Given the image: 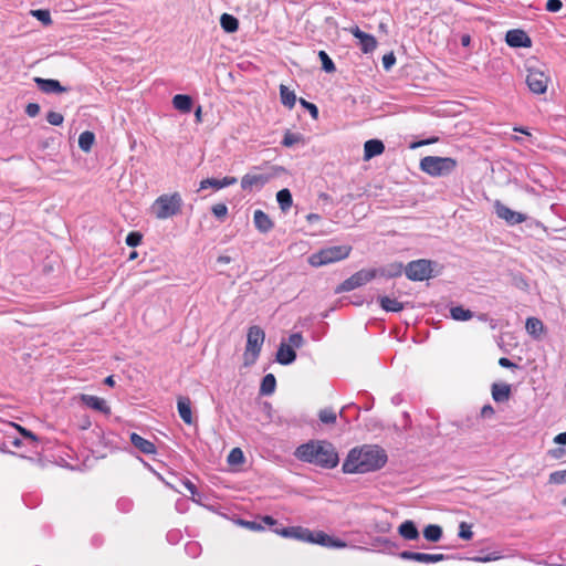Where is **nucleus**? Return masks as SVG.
Returning a JSON list of instances; mask_svg holds the SVG:
<instances>
[{"label": "nucleus", "instance_id": "obj_1", "mask_svg": "<svg viewBox=\"0 0 566 566\" xmlns=\"http://www.w3.org/2000/svg\"><path fill=\"white\" fill-rule=\"evenodd\" d=\"M388 462L386 450L378 444H363L349 450L342 470L347 474H364L382 469Z\"/></svg>", "mask_w": 566, "mask_h": 566}, {"label": "nucleus", "instance_id": "obj_2", "mask_svg": "<svg viewBox=\"0 0 566 566\" xmlns=\"http://www.w3.org/2000/svg\"><path fill=\"white\" fill-rule=\"evenodd\" d=\"M294 454L301 461L324 469H333L339 462L336 448L326 440H311L307 443H303L296 448Z\"/></svg>", "mask_w": 566, "mask_h": 566}, {"label": "nucleus", "instance_id": "obj_3", "mask_svg": "<svg viewBox=\"0 0 566 566\" xmlns=\"http://www.w3.org/2000/svg\"><path fill=\"white\" fill-rule=\"evenodd\" d=\"M526 84L528 90L535 95L546 93L551 83V75L546 64L532 57L526 61Z\"/></svg>", "mask_w": 566, "mask_h": 566}, {"label": "nucleus", "instance_id": "obj_4", "mask_svg": "<svg viewBox=\"0 0 566 566\" xmlns=\"http://www.w3.org/2000/svg\"><path fill=\"white\" fill-rule=\"evenodd\" d=\"M182 198L179 192L159 196L151 206V212L158 220L169 219L181 212Z\"/></svg>", "mask_w": 566, "mask_h": 566}, {"label": "nucleus", "instance_id": "obj_5", "mask_svg": "<svg viewBox=\"0 0 566 566\" xmlns=\"http://www.w3.org/2000/svg\"><path fill=\"white\" fill-rule=\"evenodd\" d=\"M458 161L451 157L426 156L420 160V169L431 177H441L451 174Z\"/></svg>", "mask_w": 566, "mask_h": 566}, {"label": "nucleus", "instance_id": "obj_6", "mask_svg": "<svg viewBox=\"0 0 566 566\" xmlns=\"http://www.w3.org/2000/svg\"><path fill=\"white\" fill-rule=\"evenodd\" d=\"M352 252L350 245H334L319 250L308 258V263L312 266L319 268L329 263L345 260Z\"/></svg>", "mask_w": 566, "mask_h": 566}, {"label": "nucleus", "instance_id": "obj_7", "mask_svg": "<svg viewBox=\"0 0 566 566\" xmlns=\"http://www.w3.org/2000/svg\"><path fill=\"white\" fill-rule=\"evenodd\" d=\"M264 339H265V334L260 326L253 325V326L249 327L248 335H247L245 350L243 354L244 365L249 366L256 361V359L260 355L262 345L264 343Z\"/></svg>", "mask_w": 566, "mask_h": 566}, {"label": "nucleus", "instance_id": "obj_8", "mask_svg": "<svg viewBox=\"0 0 566 566\" xmlns=\"http://www.w3.org/2000/svg\"><path fill=\"white\" fill-rule=\"evenodd\" d=\"M405 273L411 281L428 280L432 276V263L424 259L411 261L406 265Z\"/></svg>", "mask_w": 566, "mask_h": 566}, {"label": "nucleus", "instance_id": "obj_9", "mask_svg": "<svg viewBox=\"0 0 566 566\" xmlns=\"http://www.w3.org/2000/svg\"><path fill=\"white\" fill-rule=\"evenodd\" d=\"M378 274L377 270H360L353 274L350 277L345 280L339 286H337L336 292H348L355 290L376 277Z\"/></svg>", "mask_w": 566, "mask_h": 566}, {"label": "nucleus", "instance_id": "obj_10", "mask_svg": "<svg viewBox=\"0 0 566 566\" xmlns=\"http://www.w3.org/2000/svg\"><path fill=\"white\" fill-rule=\"evenodd\" d=\"M356 39L359 40L360 50L364 53H370L377 48V40L374 35L361 31L357 25L347 29Z\"/></svg>", "mask_w": 566, "mask_h": 566}, {"label": "nucleus", "instance_id": "obj_11", "mask_svg": "<svg viewBox=\"0 0 566 566\" xmlns=\"http://www.w3.org/2000/svg\"><path fill=\"white\" fill-rule=\"evenodd\" d=\"M506 43L512 48H531L532 40L527 33L520 29L510 30L505 35Z\"/></svg>", "mask_w": 566, "mask_h": 566}, {"label": "nucleus", "instance_id": "obj_12", "mask_svg": "<svg viewBox=\"0 0 566 566\" xmlns=\"http://www.w3.org/2000/svg\"><path fill=\"white\" fill-rule=\"evenodd\" d=\"M310 543L318 544L325 547L344 548L347 544L339 539L329 536L323 531L312 532V539Z\"/></svg>", "mask_w": 566, "mask_h": 566}, {"label": "nucleus", "instance_id": "obj_13", "mask_svg": "<svg viewBox=\"0 0 566 566\" xmlns=\"http://www.w3.org/2000/svg\"><path fill=\"white\" fill-rule=\"evenodd\" d=\"M400 557L407 560H415L418 563H438L444 559L443 554H427V553H416L410 551H403L400 553Z\"/></svg>", "mask_w": 566, "mask_h": 566}, {"label": "nucleus", "instance_id": "obj_14", "mask_svg": "<svg viewBox=\"0 0 566 566\" xmlns=\"http://www.w3.org/2000/svg\"><path fill=\"white\" fill-rule=\"evenodd\" d=\"M495 210L497 217L505 220L510 224H518L526 220V216H524L523 213L513 211L509 207L499 202L495 206Z\"/></svg>", "mask_w": 566, "mask_h": 566}, {"label": "nucleus", "instance_id": "obj_15", "mask_svg": "<svg viewBox=\"0 0 566 566\" xmlns=\"http://www.w3.org/2000/svg\"><path fill=\"white\" fill-rule=\"evenodd\" d=\"M80 399L85 406H87L91 409H94V410L99 411L105 415L111 413V407L107 405L106 400H104L103 398L83 394V395H81Z\"/></svg>", "mask_w": 566, "mask_h": 566}, {"label": "nucleus", "instance_id": "obj_16", "mask_svg": "<svg viewBox=\"0 0 566 566\" xmlns=\"http://www.w3.org/2000/svg\"><path fill=\"white\" fill-rule=\"evenodd\" d=\"M34 82L36 83L38 87L43 93H46V94H50V93H59L60 94V93L67 92V88L65 86H62L57 80L34 77Z\"/></svg>", "mask_w": 566, "mask_h": 566}, {"label": "nucleus", "instance_id": "obj_17", "mask_svg": "<svg viewBox=\"0 0 566 566\" xmlns=\"http://www.w3.org/2000/svg\"><path fill=\"white\" fill-rule=\"evenodd\" d=\"M269 179L270 177L265 175L247 174L241 179V188L243 190H251L254 187L261 188L269 181Z\"/></svg>", "mask_w": 566, "mask_h": 566}, {"label": "nucleus", "instance_id": "obj_18", "mask_svg": "<svg viewBox=\"0 0 566 566\" xmlns=\"http://www.w3.org/2000/svg\"><path fill=\"white\" fill-rule=\"evenodd\" d=\"M177 409L180 418L187 424L193 423V417L191 411V400L189 397L180 396L177 399Z\"/></svg>", "mask_w": 566, "mask_h": 566}, {"label": "nucleus", "instance_id": "obj_19", "mask_svg": "<svg viewBox=\"0 0 566 566\" xmlns=\"http://www.w3.org/2000/svg\"><path fill=\"white\" fill-rule=\"evenodd\" d=\"M253 222L255 228L262 233H268L274 228L272 219L260 209L254 211Z\"/></svg>", "mask_w": 566, "mask_h": 566}, {"label": "nucleus", "instance_id": "obj_20", "mask_svg": "<svg viewBox=\"0 0 566 566\" xmlns=\"http://www.w3.org/2000/svg\"><path fill=\"white\" fill-rule=\"evenodd\" d=\"M491 395L495 402H506L512 395L511 385L494 382L491 387Z\"/></svg>", "mask_w": 566, "mask_h": 566}, {"label": "nucleus", "instance_id": "obj_21", "mask_svg": "<svg viewBox=\"0 0 566 566\" xmlns=\"http://www.w3.org/2000/svg\"><path fill=\"white\" fill-rule=\"evenodd\" d=\"M130 442L136 449L145 454L156 453L155 444L135 432L130 434Z\"/></svg>", "mask_w": 566, "mask_h": 566}, {"label": "nucleus", "instance_id": "obj_22", "mask_svg": "<svg viewBox=\"0 0 566 566\" xmlns=\"http://www.w3.org/2000/svg\"><path fill=\"white\" fill-rule=\"evenodd\" d=\"M280 534L284 537H294L304 542H311L312 539V531L308 528H304L301 526L286 527L283 528Z\"/></svg>", "mask_w": 566, "mask_h": 566}, {"label": "nucleus", "instance_id": "obj_23", "mask_svg": "<svg viewBox=\"0 0 566 566\" xmlns=\"http://www.w3.org/2000/svg\"><path fill=\"white\" fill-rule=\"evenodd\" d=\"M385 145L379 139H369L364 145V159L369 160L373 157L379 156L384 153Z\"/></svg>", "mask_w": 566, "mask_h": 566}, {"label": "nucleus", "instance_id": "obj_24", "mask_svg": "<svg viewBox=\"0 0 566 566\" xmlns=\"http://www.w3.org/2000/svg\"><path fill=\"white\" fill-rule=\"evenodd\" d=\"M296 359V353L292 346H287L286 343L282 342L276 353V360L281 365H290Z\"/></svg>", "mask_w": 566, "mask_h": 566}, {"label": "nucleus", "instance_id": "obj_25", "mask_svg": "<svg viewBox=\"0 0 566 566\" xmlns=\"http://www.w3.org/2000/svg\"><path fill=\"white\" fill-rule=\"evenodd\" d=\"M172 105L182 113H189L192 107V98L186 94H177L172 98Z\"/></svg>", "mask_w": 566, "mask_h": 566}, {"label": "nucleus", "instance_id": "obj_26", "mask_svg": "<svg viewBox=\"0 0 566 566\" xmlns=\"http://www.w3.org/2000/svg\"><path fill=\"white\" fill-rule=\"evenodd\" d=\"M398 531L405 539L412 541L419 537V532L412 521L401 523Z\"/></svg>", "mask_w": 566, "mask_h": 566}, {"label": "nucleus", "instance_id": "obj_27", "mask_svg": "<svg viewBox=\"0 0 566 566\" xmlns=\"http://www.w3.org/2000/svg\"><path fill=\"white\" fill-rule=\"evenodd\" d=\"M379 304L382 310L386 312H401L403 310V304L399 302L397 298H391L389 296L379 297Z\"/></svg>", "mask_w": 566, "mask_h": 566}, {"label": "nucleus", "instance_id": "obj_28", "mask_svg": "<svg viewBox=\"0 0 566 566\" xmlns=\"http://www.w3.org/2000/svg\"><path fill=\"white\" fill-rule=\"evenodd\" d=\"M280 97H281L282 104L284 106H286L289 109H292L295 106V103H296L295 93L293 91L289 90V87L283 84L280 85Z\"/></svg>", "mask_w": 566, "mask_h": 566}, {"label": "nucleus", "instance_id": "obj_29", "mask_svg": "<svg viewBox=\"0 0 566 566\" xmlns=\"http://www.w3.org/2000/svg\"><path fill=\"white\" fill-rule=\"evenodd\" d=\"M221 28L229 33H233L239 29V21L235 17L223 13L220 18Z\"/></svg>", "mask_w": 566, "mask_h": 566}, {"label": "nucleus", "instance_id": "obj_30", "mask_svg": "<svg viewBox=\"0 0 566 566\" xmlns=\"http://www.w3.org/2000/svg\"><path fill=\"white\" fill-rule=\"evenodd\" d=\"M403 271H405V268H403L402 263L395 262V263H390L387 266L382 268L379 271V274L382 276H386V277H397V276H400Z\"/></svg>", "mask_w": 566, "mask_h": 566}, {"label": "nucleus", "instance_id": "obj_31", "mask_svg": "<svg viewBox=\"0 0 566 566\" xmlns=\"http://www.w3.org/2000/svg\"><path fill=\"white\" fill-rule=\"evenodd\" d=\"M94 142H95L94 133L90 132V130H85L78 137V147L83 151L88 153V151H91V149L94 145Z\"/></svg>", "mask_w": 566, "mask_h": 566}, {"label": "nucleus", "instance_id": "obj_32", "mask_svg": "<svg viewBox=\"0 0 566 566\" xmlns=\"http://www.w3.org/2000/svg\"><path fill=\"white\" fill-rule=\"evenodd\" d=\"M276 200L280 205L281 210L284 212L287 211L292 207V203H293L292 195H291L290 190L286 188L281 189L276 193Z\"/></svg>", "mask_w": 566, "mask_h": 566}, {"label": "nucleus", "instance_id": "obj_33", "mask_svg": "<svg viewBox=\"0 0 566 566\" xmlns=\"http://www.w3.org/2000/svg\"><path fill=\"white\" fill-rule=\"evenodd\" d=\"M276 379L273 374H268L263 377L260 391L262 395H271L274 392Z\"/></svg>", "mask_w": 566, "mask_h": 566}, {"label": "nucleus", "instance_id": "obj_34", "mask_svg": "<svg viewBox=\"0 0 566 566\" xmlns=\"http://www.w3.org/2000/svg\"><path fill=\"white\" fill-rule=\"evenodd\" d=\"M527 333L534 336H538L544 331V325L541 319L536 317H528L525 323Z\"/></svg>", "mask_w": 566, "mask_h": 566}, {"label": "nucleus", "instance_id": "obj_35", "mask_svg": "<svg viewBox=\"0 0 566 566\" xmlns=\"http://www.w3.org/2000/svg\"><path fill=\"white\" fill-rule=\"evenodd\" d=\"M423 536L427 541L438 542L442 536V528L439 525L430 524L423 530Z\"/></svg>", "mask_w": 566, "mask_h": 566}, {"label": "nucleus", "instance_id": "obj_36", "mask_svg": "<svg viewBox=\"0 0 566 566\" xmlns=\"http://www.w3.org/2000/svg\"><path fill=\"white\" fill-rule=\"evenodd\" d=\"M451 317L455 321H468L472 317V312L462 306H454L450 310Z\"/></svg>", "mask_w": 566, "mask_h": 566}, {"label": "nucleus", "instance_id": "obj_37", "mask_svg": "<svg viewBox=\"0 0 566 566\" xmlns=\"http://www.w3.org/2000/svg\"><path fill=\"white\" fill-rule=\"evenodd\" d=\"M318 418L325 424H334L336 422L337 416L332 408H325L319 411Z\"/></svg>", "mask_w": 566, "mask_h": 566}, {"label": "nucleus", "instance_id": "obj_38", "mask_svg": "<svg viewBox=\"0 0 566 566\" xmlns=\"http://www.w3.org/2000/svg\"><path fill=\"white\" fill-rule=\"evenodd\" d=\"M244 462V454L240 448H233L228 454V463L230 465H239Z\"/></svg>", "mask_w": 566, "mask_h": 566}, {"label": "nucleus", "instance_id": "obj_39", "mask_svg": "<svg viewBox=\"0 0 566 566\" xmlns=\"http://www.w3.org/2000/svg\"><path fill=\"white\" fill-rule=\"evenodd\" d=\"M318 57L322 62V69L327 73H333L336 67L332 59L328 56V54L325 51L318 52Z\"/></svg>", "mask_w": 566, "mask_h": 566}, {"label": "nucleus", "instance_id": "obj_40", "mask_svg": "<svg viewBox=\"0 0 566 566\" xmlns=\"http://www.w3.org/2000/svg\"><path fill=\"white\" fill-rule=\"evenodd\" d=\"M303 142L304 140H303L302 135L294 134V133H291V132L287 130L284 134L283 140H282V145L285 146V147H292L295 144L303 143Z\"/></svg>", "mask_w": 566, "mask_h": 566}, {"label": "nucleus", "instance_id": "obj_41", "mask_svg": "<svg viewBox=\"0 0 566 566\" xmlns=\"http://www.w3.org/2000/svg\"><path fill=\"white\" fill-rule=\"evenodd\" d=\"M32 15L35 17L39 21H41L44 25H50L52 23L51 14L49 10H33Z\"/></svg>", "mask_w": 566, "mask_h": 566}, {"label": "nucleus", "instance_id": "obj_42", "mask_svg": "<svg viewBox=\"0 0 566 566\" xmlns=\"http://www.w3.org/2000/svg\"><path fill=\"white\" fill-rule=\"evenodd\" d=\"M46 120L53 126H61L64 122V116L55 111H50L46 114Z\"/></svg>", "mask_w": 566, "mask_h": 566}, {"label": "nucleus", "instance_id": "obj_43", "mask_svg": "<svg viewBox=\"0 0 566 566\" xmlns=\"http://www.w3.org/2000/svg\"><path fill=\"white\" fill-rule=\"evenodd\" d=\"M502 558V555L499 552H492L488 555H481V556H474L471 558V560L476 563H488V562H494Z\"/></svg>", "mask_w": 566, "mask_h": 566}, {"label": "nucleus", "instance_id": "obj_44", "mask_svg": "<svg viewBox=\"0 0 566 566\" xmlns=\"http://www.w3.org/2000/svg\"><path fill=\"white\" fill-rule=\"evenodd\" d=\"M548 482L551 484H563L566 483V469L555 471L549 474Z\"/></svg>", "mask_w": 566, "mask_h": 566}, {"label": "nucleus", "instance_id": "obj_45", "mask_svg": "<svg viewBox=\"0 0 566 566\" xmlns=\"http://www.w3.org/2000/svg\"><path fill=\"white\" fill-rule=\"evenodd\" d=\"M142 240H143L142 233H139L137 231H132L127 234L125 241L128 247H137L142 243Z\"/></svg>", "mask_w": 566, "mask_h": 566}, {"label": "nucleus", "instance_id": "obj_46", "mask_svg": "<svg viewBox=\"0 0 566 566\" xmlns=\"http://www.w3.org/2000/svg\"><path fill=\"white\" fill-rule=\"evenodd\" d=\"M304 344V338L301 333H294L291 334L289 337V343H286L287 346H292V348L295 350V348H301Z\"/></svg>", "mask_w": 566, "mask_h": 566}, {"label": "nucleus", "instance_id": "obj_47", "mask_svg": "<svg viewBox=\"0 0 566 566\" xmlns=\"http://www.w3.org/2000/svg\"><path fill=\"white\" fill-rule=\"evenodd\" d=\"M459 537L465 541H469L473 537V532L471 530V525L465 522H462L459 526Z\"/></svg>", "mask_w": 566, "mask_h": 566}, {"label": "nucleus", "instance_id": "obj_48", "mask_svg": "<svg viewBox=\"0 0 566 566\" xmlns=\"http://www.w3.org/2000/svg\"><path fill=\"white\" fill-rule=\"evenodd\" d=\"M211 211L214 217L219 219H223L228 214V208L224 203H217L212 206Z\"/></svg>", "mask_w": 566, "mask_h": 566}, {"label": "nucleus", "instance_id": "obj_49", "mask_svg": "<svg viewBox=\"0 0 566 566\" xmlns=\"http://www.w3.org/2000/svg\"><path fill=\"white\" fill-rule=\"evenodd\" d=\"M208 187H212L216 190L220 189L219 179L216 178H207L200 181L199 190L207 189Z\"/></svg>", "mask_w": 566, "mask_h": 566}, {"label": "nucleus", "instance_id": "obj_50", "mask_svg": "<svg viewBox=\"0 0 566 566\" xmlns=\"http://www.w3.org/2000/svg\"><path fill=\"white\" fill-rule=\"evenodd\" d=\"M14 428L27 439H30L32 442H36L38 441V437L30 430L21 427L20 424H13Z\"/></svg>", "mask_w": 566, "mask_h": 566}, {"label": "nucleus", "instance_id": "obj_51", "mask_svg": "<svg viewBox=\"0 0 566 566\" xmlns=\"http://www.w3.org/2000/svg\"><path fill=\"white\" fill-rule=\"evenodd\" d=\"M302 106H304L306 109L310 111L311 115L313 118H317L318 117V108L316 107V105H314L313 103H310L303 98L300 99Z\"/></svg>", "mask_w": 566, "mask_h": 566}, {"label": "nucleus", "instance_id": "obj_52", "mask_svg": "<svg viewBox=\"0 0 566 566\" xmlns=\"http://www.w3.org/2000/svg\"><path fill=\"white\" fill-rule=\"evenodd\" d=\"M563 2L560 0H547L546 10L549 12H557L562 9Z\"/></svg>", "mask_w": 566, "mask_h": 566}, {"label": "nucleus", "instance_id": "obj_53", "mask_svg": "<svg viewBox=\"0 0 566 566\" xmlns=\"http://www.w3.org/2000/svg\"><path fill=\"white\" fill-rule=\"evenodd\" d=\"M396 63V56L392 52L382 56V65L385 70H389Z\"/></svg>", "mask_w": 566, "mask_h": 566}, {"label": "nucleus", "instance_id": "obj_54", "mask_svg": "<svg viewBox=\"0 0 566 566\" xmlns=\"http://www.w3.org/2000/svg\"><path fill=\"white\" fill-rule=\"evenodd\" d=\"M25 113L30 117H35L40 113V105L36 103H29L25 107Z\"/></svg>", "mask_w": 566, "mask_h": 566}, {"label": "nucleus", "instance_id": "obj_55", "mask_svg": "<svg viewBox=\"0 0 566 566\" xmlns=\"http://www.w3.org/2000/svg\"><path fill=\"white\" fill-rule=\"evenodd\" d=\"M237 181L238 180H237L235 177L226 176L222 179H219L220 189L224 188V187H228V186H232V185L237 184Z\"/></svg>", "mask_w": 566, "mask_h": 566}, {"label": "nucleus", "instance_id": "obj_56", "mask_svg": "<svg viewBox=\"0 0 566 566\" xmlns=\"http://www.w3.org/2000/svg\"><path fill=\"white\" fill-rule=\"evenodd\" d=\"M495 413L494 408L491 405H485L481 409V416L483 418H491Z\"/></svg>", "mask_w": 566, "mask_h": 566}, {"label": "nucleus", "instance_id": "obj_57", "mask_svg": "<svg viewBox=\"0 0 566 566\" xmlns=\"http://www.w3.org/2000/svg\"><path fill=\"white\" fill-rule=\"evenodd\" d=\"M499 365L501 367H504V368H517V365L514 364L513 361H511L509 358L506 357H501L499 359Z\"/></svg>", "mask_w": 566, "mask_h": 566}, {"label": "nucleus", "instance_id": "obj_58", "mask_svg": "<svg viewBox=\"0 0 566 566\" xmlns=\"http://www.w3.org/2000/svg\"><path fill=\"white\" fill-rule=\"evenodd\" d=\"M184 486L190 492V494L193 496L197 494V488L190 480H184L182 481Z\"/></svg>", "mask_w": 566, "mask_h": 566}, {"label": "nucleus", "instance_id": "obj_59", "mask_svg": "<svg viewBox=\"0 0 566 566\" xmlns=\"http://www.w3.org/2000/svg\"><path fill=\"white\" fill-rule=\"evenodd\" d=\"M437 142H438L437 137L430 138V139H427V140H420L418 143L412 144L411 148H416V147H420V146H423V145L433 144V143H437Z\"/></svg>", "mask_w": 566, "mask_h": 566}, {"label": "nucleus", "instance_id": "obj_60", "mask_svg": "<svg viewBox=\"0 0 566 566\" xmlns=\"http://www.w3.org/2000/svg\"><path fill=\"white\" fill-rule=\"evenodd\" d=\"M566 453V450L565 449H562V448H558V449H553L549 451V454L555 458V459H559L562 458L564 454Z\"/></svg>", "mask_w": 566, "mask_h": 566}, {"label": "nucleus", "instance_id": "obj_61", "mask_svg": "<svg viewBox=\"0 0 566 566\" xmlns=\"http://www.w3.org/2000/svg\"><path fill=\"white\" fill-rule=\"evenodd\" d=\"M554 442L557 444H566V431L555 436Z\"/></svg>", "mask_w": 566, "mask_h": 566}, {"label": "nucleus", "instance_id": "obj_62", "mask_svg": "<svg viewBox=\"0 0 566 566\" xmlns=\"http://www.w3.org/2000/svg\"><path fill=\"white\" fill-rule=\"evenodd\" d=\"M262 522H263L264 524H266V525H270V526H272V525L276 524V521H275L272 516H270V515H265V516H263V517H262Z\"/></svg>", "mask_w": 566, "mask_h": 566}, {"label": "nucleus", "instance_id": "obj_63", "mask_svg": "<svg viewBox=\"0 0 566 566\" xmlns=\"http://www.w3.org/2000/svg\"><path fill=\"white\" fill-rule=\"evenodd\" d=\"M195 118H196L197 123H201L202 122V109H201V106H198V108L196 109Z\"/></svg>", "mask_w": 566, "mask_h": 566}, {"label": "nucleus", "instance_id": "obj_64", "mask_svg": "<svg viewBox=\"0 0 566 566\" xmlns=\"http://www.w3.org/2000/svg\"><path fill=\"white\" fill-rule=\"evenodd\" d=\"M306 219L310 222H316L321 219V217L316 213H310V214H307Z\"/></svg>", "mask_w": 566, "mask_h": 566}]
</instances>
